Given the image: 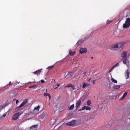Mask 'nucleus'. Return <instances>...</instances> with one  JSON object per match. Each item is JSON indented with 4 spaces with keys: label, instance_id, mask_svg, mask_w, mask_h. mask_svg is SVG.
Masks as SVG:
<instances>
[{
    "label": "nucleus",
    "instance_id": "obj_26",
    "mask_svg": "<svg viewBox=\"0 0 130 130\" xmlns=\"http://www.w3.org/2000/svg\"><path fill=\"white\" fill-rule=\"evenodd\" d=\"M111 80L112 82H113L114 83H117V80H116L115 79L113 78H111Z\"/></svg>",
    "mask_w": 130,
    "mask_h": 130
},
{
    "label": "nucleus",
    "instance_id": "obj_4",
    "mask_svg": "<svg viewBox=\"0 0 130 130\" xmlns=\"http://www.w3.org/2000/svg\"><path fill=\"white\" fill-rule=\"evenodd\" d=\"M76 120H72L70 122L66 123V125L67 126H71L73 125L76 123Z\"/></svg>",
    "mask_w": 130,
    "mask_h": 130
},
{
    "label": "nucleus",
    "instance_id": "obj_35",
    "mask_svg": "<svg viewBox=\"0 0 130 130\" xmlns=\"http://www.w3.org/2000/svg\"><path fill=\"white\" fill-rule=\"evenodd\" d=\"M119 65V64L118 62L115 65H114L113 67H115L116 66H118Z\"/></svg>",
    "mask_w": 130,
    "mask_h": 130
},
{
    "label": "nucleus",
    "instance_id": "obj_31",
    "mask_svg": "<svg viewBox=\"0 0 130 130\" xmlns=\"http://www.w3.org/2000/svg\"><path fill=\"white\" fill-rule=\"evenodd\" d=\"M11 82H9V83L8 84H7L6 86V87H10V86H9V85H11Z\"/></svg>",
    "mask_w": 130,
    "mask_h": 130
},
{
    "label": "nucleus",
    "instance_id": "obj_39",
    "mask_svg": "<svg viewBox=\"0 0 130 130\" xmlns=\"http://www.w3.org/2000/svg\"><path fill=\"white\" fill-rule=\"evenodd\" d=\"M86 86H89L90 85V84L89 83H86Z\"/></svg>",
    "mask_w": 130,
    "mask_h": 130
},
{
    "label": "nucleus",
    "instance_id": "obj_23",
    "mask_svg": "<svg viewBox=\"0 0 130 130\" xmlns=\"http://www.w3.org/2000/svg\"><path fill=\"white\" fill-rule=\"evenodd\" d=\"M83 41V40L82 39H81L80 40H79L76 43V45H77L78 46V45H79L81 42H82Z\"/></svg>",
    "mask_w": 130,
    "mask_h": 130
},
{
    "label": "nucleus",
    "instance_id": "obj_29",
    "mask_svg": "<svg viewBox=\"0 0 130 130\" xmlns=\"http://www.w3.org/2000/svg\"><path fill=\"white\" fill-rule=\"evenodd\" d=\"M86 86V83L84 82L83 84L82 87L83 88H85Z\"/></svg>",
    "mask_w": 130,
    "mask_h": 130
},
{
    "label": "nucleus",
    "instance_id": "obj_33",
    "mask_svg": "<svg viewBox=\"0 0 130 130\" xmlns=\"http://www.w3.org/2000/svg\"><path fill=\"white\" fill-rule=\"evenodd\" d=\"M4 108V107L3 106H0V111L2 109Z\"/></svg>",
    "mask_w": 130,
    "mask_h": 130
},
{
    "label": "nucleus",
    "instance_id": "obj_49",
    "mask_svg": "<svg viewBox=\"0 0 130 130\" xmlns=\"http://www.w3.org/2000/svg\"><path fill=\"white\" fill-rule=\"evenodd\" d=\"M46 92H47V89H46Z\"/></svg>",
    "mask_w": 130,
    "mask_h": 130
},
{
    "label": "nucleus",
    "instance_id": "obj_19",
    "mask_svg": "<svg viewBox=\"0 0 130 130\" xmlns=\"http://www.w3.org/2000/svg\"><path fill=\"white\" fill-rule=\"evenodd\" d=\"M75 52H72V51L71 50H70L69 51V54L71 56L74 55L75 54Z\"/></svg>",
    "mask_w": 130,
    "mask_h": 130
},
{
    "label": "nucleus",
    "instance_id": "obj_42",
    "mask_svg": "<svg viewBox=\"0 0 130 130\" xmlns=\"http://www.w3.org/2000/svg\"><path fill=\"white\" fill-rule=\"evenodd\" d=\"M114 68V67H112L111 68V69L110 70V71H109V72H111V71H112L113 70V69Z\"/></svg>",
    "mask_w": 130,
    "mask_h": 130
},
{
    "label": "nucleus",
    "instance_id": "obj_6",
    "mask_svg": "<svg viewBox=\"0 0 130 130\" xmlns=\"http://www.w3.org/2000/svg\"><path fill=\"white\" fill-rule=\"evenodd\" d=\"M81 102V100L79 99L78 100L76 104L75 107H76V109H77L80 106Z\"/></svg>",
    "mask_w": 130,
    "mask_h": 130
},
{
    "label": "nucleus",
    "instance_id": "obj_30",
    "mask_svg": "<svg viewBox=\"0 0 130 130\" xmlns=\"http://www.w3.org/2000/svg\"><path fill=\"white\" fill-rule=\"evenodd\" d=\"M54 66V65H53L51 66H48L47 68V69H51L52 68H53Z\"/></svg>",
    "mask_w": 130,
    "mask_h": 130
},
{
    "label": "nucleus",
    "instance_id": "obj_2",
    "mask_svg": "<svg viewBox=\"0 0 130 130\" xmlns=\"http://www.w3.org/2000/svg\"><path fill=\"white\" fill-rule=\"evenodd\" d=\"M27 99H25L24 100L22 103L18 106L15 109L16 111H18L20 110L19 108L24 106L27 102Z\"/></svg>",
    "mask_w": 130,
    "mask_h": 130
},
{
    "label": "nucleus",
    "instance_id": "obj_13",
    "mask_svg": "<svg viewBox=\"0 0 130 130\" xmlns=\"http://www.w3.org/2000/svg\"><path fill=\"white\" fill-rule=\"evenodd\" d=\"M74 74V72H69L67 75V76L68 77H70L72 76Z\"/></svg>",
    "mask_w": 130,
    "mask_h": 130
},
{
    "label": "nucleus",
    "instance_id": "obj_37",
    "mask_svg": "<svg viewBox=\"0 0 130 130\" xmlns=\"http://www.w3.org/2000/svg\"><path fill=\"white\" fill-rule=\"evenodd\" d=\"M60 85V84H57V87H55V89H56Z\"/></svg>",
    "mask_w": 130,
    "mask_h": 130
},
{
    "label": "nucleus",
    "instance_id": "obj_45",
    "mask_svg": "<svg viewBox=\"0 0 130 130\" xmlns=\"http://www.w3.org/2000/svg\"><path fill=\"white\" fill-rule=\"evenodd\" d=\"M86 73V72H84L83 73V74L84 75H85Z\"/></svg>",
    "mask_w": 130,
    "mask_h": 130
},
{
    "label": "nucleus",
    "instance_id": "obj_8",
    "mask_svg": "<svg viewBox=\"0 0 130 130\" xmlns=\"http://www.w3.org/2000/svg\"><path fill=\"white\" fill-rule=\"evenodd\" d=\"M42 70V69L38 70L33 72V73L35 74H36L38 76H39L40 74V73Z\"/></svg>",
    "mask_w": 130,
    "mask_h": 130
},
{
    "label": "nucleus",
    "instance_id": "obj_14",
    "mask_svg": "<svg viewBox=\"0 0 130 130\" xmlns=\"http://www.w3.org/2000/svg\"><path fill=\"white\" fill-rule=\"evenodd\" d=\"M114 121L113 119H111L109 121L108 123L111 126L113 124H114Z\"/></svg>",
    "mask_w": 130,
    "mask_h": 130
},
{
    "label": "nucleus",
    "instance_id": "obj_50",
    "mask_svg": "<svg viewBox=\"0 0 130 130\" xmlns=\"http://www.w3.org/2000/svg\"><path fill=\"white\" fill-rule=\"evenodd\" d=\"M15 100V99H14V100H13V101H14V100Z\"/></svg>",
    "mask_w": 130,
    "mask_h": 130
},
{
    "label": "nucleus",
    "instance_id": "obj_46",
    "mask_svg": "<svg viewBox=\"0 0 130 130\" xmlns=\"http://www.w3.org/2000/svg\"><path fill=\"white\" fill-rule=\"evenodd\" d=\"M50 102H49V104H48V105H49H49H50Z\"/></svg>",
    "mask_w": 130,
    "mask_h": 130
},
{
    "label": "nucleus",
    "instance_id": "obj_16",
    "mask_svg": "<svg viewBox=\"0 0 130 130\" xmlns=\"http://www.w3.org/2000/svg\"><path fill=\"white\" fill-rule=\"evenodd\" d=\"M44 95V96H48L49 99H50L51 98V96L50 94L47 93H45L43 94Z\"/></svg>",
    "mask_w": 130,
    "mask_h": 130
},
{
    "label": "nucleus",
    "instance_id": "obj_44",
    "mask_svg": "<svg viewBox=\"0 0 130 130\" xmlns=\"http://www.w3.org/2000/svg\"><path fill=\"white\" fill-rule=\"evenodd\" d=\"M91 79V78H90L88 80V81L89 82L90 80Z\"/></svg>",
    "mask_w": 130,
    "mask_h": 130
},
{
    "label": "nucleus",
    "instance_id": "obj_17",
    "mask_svg": "<svg viewBox=\"0 0 130 130\" xmlns=\"http://www.w3.org/2000/svg\"><path fill=\"white\" fill-rule=\"evenodd\" d=\"M127 94V92H126L125 93H124L123 94L122 97L120 98V100H122L125 97L126 95Z\"/></svg>",
    "mask_w": 130,
    "mask_h": 130
},
{
    "label": "nucleus",
    "instance_id": "obj_3",
    "mask_svg": "<svg viewBox=\"0 0 130 130\" xmlns=\"http://www.w3.org/2000/svg\"><path fill=\"white\" fill-rule=\"evenodd\" d=\"M130 26V18H128L125 21V23L123 24V27L124 28H129Z\"/></svg>",
    "mask_w": 130,
    "mask_h": 130
},
{
    "label": "nucleus",
    "instance_id": "obj_10",
    "mask_svg": "<svg viewBox=\"0 0 130 130\" xmlns=\"http://www.w3.org/2000/svg\"><path fill=\"white\" fill-rule=\"evenodd\" d=\"M127 52L126 51H124L121 54V56L122 58L126 57Z\"/></svg>",
    "mask_w": 130,
    "mask_h": 130
},
{
    "label": "nucleus",
    "instance_id": "obj_5",
    "mask_svg": "<svg viewBox=\"0 0 130 130\" xmlns=\"http://www.w3.org/2000/svg\"><path fill=\"white\" fill-rule=\"evenodd\" d=\"M87 49L85 48H80L79 50V52L81 54L85 53L87 52Z\"/></svg>",
    "mask_w": 130,
    "mask_h": 130
},
{
    "label": "nucleus",
    "instance_id": "obj_32",
    "mask_svg": "<svg viewBox=\"0 0 130 130\" xmlns=\"http://www.w3.org/2000/svg\"><path fill=\"white\" fill-rule=\"evenodd\" d=\"M86 110H90L91 108H90L89 107L86 106Z\"/></svg>",
    "mask_w": 130,
    "mask_h": 130
},
{
    "label": "nucleus",
    "instance_id": "obj_25",
    "mask_svg": "<svg viewBox=\"0 0 130 130\" xmlns=\"http://www.w3.org/2000/svg\"><path fill=\"white\" fill-rule=\"evenodd\" d=\"M118 45H117V44H114L112 46V47L114 48H118Z\"/></svg>",
    "mask_w": 130,
    "mask_h": 130
},
{
    "label": "nucleus",
    "instance_id": "obj_22",
    "mask_svg": "<svg viewBox=\"0 0 130 130\" xmlns=\"http://www.w3.org/2000/svg\"><path fill=\"white\" fill-rule=\"evenodd\" d=\"M74 104L71 105L70 106V107L68 109L70 110H72L74 108Z\"/></svg>",
    "mask_w": 130,
    "mask_h": 130
},
{
    "label": "nucleus",
    "instance_id": "obj_7",
    "mask_svg": "<svg viewBox=\"0 0 130 130\" xmlns=\"http://www.w3.org/2000/svg\"><path fill=\"white\" fill-rule=\"evenodd\" d=\"M40 108V107L39 105L37 107H35L33 111V112H36L35 113L36 114H37Z\"/></svg>",
    "mask_w": 130,
    "mask_h": 130
},
{
    "label": "nucleus",
    "instance_id": "obj_27",
    "mask_svg": "<svg viewBox=\"0 0 130 130\" xmlns=\"http://www.w3.org/2000/svg\"><path fill=\"white\" fill-rule=\"evenodd\" d=\"M36 87V85H31V86L29 87V88H32Z\"/></svg>",
    "mask_w": 130,
    "mask_h": 130
},
{
    "label": "nucleus",
    "instance_id": "obj_28",
    "mask_svg": "<svg viewBox=\"0 0 130 130\" xmlns=\"http://www.w3.org/2000/svg\"><path fill=\"white\" fill-rule=\"evenodd\" d=\"M91 104L90 101L88 100L87 102V105L88 106H90Z\"/></svg>",
    "mask_w": 130,
    "mask_h": 130
},
{
    "label": "nucleus",
    "instance_id": "obj_47",
    "mask_svg": "<svg viewBox=\"0 0 130 130\" xmlns=\"http://www.w3.org/2000/svg\"><path fill=\"white\" fill-rule=\"evenodd\" d=\"M91 58H92V59H93V57H91Z\"/></svg>",
    "mask_w": 130,
    "mask_h": 130
},
{
    "label": "nucleus",
    "instance_id": "obj_34",
    "mask_svg": "<svg viewBox=\"0 0 130 130\" xmlns=\"http://www.w3.org/2000/svg\"><path fill=\"white\" fill-rule=\"evenodd\" d=\"M94 115H91L90 116V118L91 119H93L94 118Z\"/></svg>",
    "mask_w": 130,
    "mask_h": 130
},
{
    "label": "nucleus",
    "instance_id": "obj_11",
    "mask_svg": "<svg viewBox=\"0 0 130 130\" xmlns=\"http://www.w3.org/2000/svg\"><path fill=\"white\" fill-rule=\"evenodd\" d=\"M129 71L127 70H126L125 73V76L126 77V79H127L129 77Z\"/></svg>",
    "mask_w": 130,
    "mask_h": 130
},
{
    "label": "nucleus",
    "instance_id": "obj_36",
    "mask_svg": "<svg viewBox=\"0 0 130 130\" xmlns=\"http://www.w3.org/2000/svg\"><path fill=\"white\" fill-rule=\"evenodd\" d=\"M111 22V21H109L108 20H107V24L109 23L110 22Z\"/></svg>",
    "mask_w": 130,
    "mask_h": 130
},
{
    "label": "nucleus",
    "instance_id": "obj_1",
    "mask_svg": "<svg viewBox=\"0 0 130 130\" xmlns=\"http://www.w3.org/2000/svg\"><path fill=\"white\" fill-rule=\"evenodd\" d=\"M23 111H20L15 113L13 115L12 118V119L13 120H15L17 119L19 116L21 115L23 113Z\"/></svg>",
    "mask_w": 130,
    "mask_h": 130
},
{
    "label": "nucleus",
    "instance_id": "obj_48",
    "mask_svg": "<svg viewBox=\"0 0 130 130\" xmlns=\"http://www.w3.org/2000/svg\"><path fill=\"white\" fill-rule=\"evenodd\" d=\"M54 82H55V79H54Z\"/></svg>",
    "mask_w": 130,
    "mask_h": 130
},
{
    "label": "nucleus",
    "instance_id": "obj_21",
    "mask_svg": "<svg viewBox=\"0 0 130 130\" xmlns=\"http://www.w3.org/2000/svg\"><path fill=\"white\" fill-rule=\"evenodd\" d=\"M86 106H84L81 109H79L78 111H80L82 110H84L85 109H86Z\"/></svg>",
    "mask_w": 130,
    "mask_h": 130
},
{
    "label": "nucleus",
    "instance_id": "obj_9",
    "mask_svg": "<svg viewBox=\"0 0 130 130\" xmlns=\"http://www.w3.org/2000/svg\"><path fill=\"white\" fill-rule=\"evenodd\" d=\"M66 87H71V88L73 89H75V86L74 85H73L71 84H69L67 85L66 86H65Z\"/></svg>",
    "mask_w": 130,
    "mask_h": 130
},
{
    "label": "nucleus",
    "instance_id": "obj_18",
    "mask_svg": "<svg viewBox=\"0 0 130 130\" xmlns=\"http://www.w3.org/2000/svg\"><path fill=\"white\" fill-rule=\"evenodd\" d=\"M122 59V60L123 63L124 64H126V63L127 58L126 57L123 58Z\"/></svg>",
    "mask_w": 130,
    "mask_h": 130
},
{
    "label": "nucleus",
    "instance_id": "obj_15",
    "mask_svg": "<svg viewBox=\"0 0 130 130\" xmlns=\"http://www.w3.org/2000/svg\"><path fill=\"white\" fill-rule=\"evenodd\" d=\"M38 125H34L31 126L30 127V129H35L38 127Z\"/></svg>",
    "mask_w": 130,
    "mask_h": 130
},
{
    "label": "nucleus",
    "instance_id": "obj_24",
    "mask_svg": "<svg viewBox=\"0 0 130 130\" xmlns=\"http://www.w3.org/2000/svg\"><path fill=\"white\" fill-rule=\"evenodd\" d=\"M111 126L110 125H109V123H108L106 124V125H105L104 126V127L105 128H109L110 127H111Z\"/></svg>",
    "mask_w": 130,
    "mask_h": 130
},
{
    "label": "nucleus",
    "instance_id": "obj_43",
    "mask_svg": "<svg viewBox=\"0 0 130 130\" xmlns=\"http://www.w3.org/2000/svg\"><path fill=\"white\" fill-rule=\"evenodd\" d=\"M19 101L18 100H17L16 101V104H17L18 102H19Z\"/></svg>",
    "mask_w": 130,
    "mask_h": 130
},
{
    "label": "nucleus",
    "instance_id": "obj_41",
    "mask_svg": "<svg viewBox=\"0 0 130 130\" xmlns=\"http://www.w3.org/2000/svg\"><path fill=\"white\" fill-rule=\"evenodd\" d=\"M41 83H43L44 82V81L43 80H41Z\"/></svg>",
    "mask_w": 130,
    "mask_h": 130
},
{
    "label": "nucleus",
    "instance_id": "obj_12",
    "mask_svg": "<svg viewBox=\"0 0 130 130\" xmlns=\"http://www.w3.org/2000/svg\"><path fill=\"white\" fill-rule=\"evenodd\" d=\"M123 44L122 43H119L117 44L118 48V49L122 48L123 47Z\"/></svg>",
    "mask_w": 130,
    "mask_h": 130
},
{
    "label": "nucleus",
    "instance_id": "obj_38",
    "mask_svg": "<svg viewBox=\"0 0 130 130\" xmlns=\"http://www.w3.org/2000/svg\"><path fill=\"white\" fill-rule=\"evenodd\" d=\"M6 112L3 115V117H5L6 116Z\"/></svg>",
    "mask_w": 130,
    "mask_h": 130
},
{
    "label": "nucleus",
    "instance_id": "obj_20",
    "mask_svg": "<svg viewBox=\"0 0 130 130\" xmlns=\"http://www.w3.org/2000/svg\"><path fill=\"white\" fill-rule=\"evenodd\" d=\"M120 87V86L119 85H116L113 87V88L115 89H118Z\"/></svg>",
    "mask_w": 130,
    "mask_h": 130
},
{
    "label": "nucleus",
    "instance_id": "obj_40",
    "mask_svg": "<svg viewBox=\"0 0 130 130\" xmlns=\"http://www.w3.org/2000/svg\"><path fill=\"white\" fill-rule=\"evenodd\" d=\"M92 82L94 84L95 83V80H94L92 81Z\"/></svg>",
    "mask_w": 130,
    "mask_h": 130
}]
</instances>
